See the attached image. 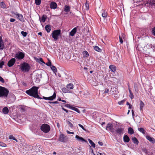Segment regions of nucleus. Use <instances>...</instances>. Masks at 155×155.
<instances>
[{
  "label": "nucleus",
  "mask_w": 155,
  "mask_h": 155,
  "mask_svg": "<svg viewBox=\"0 0 155 155\" xmlns=\"http://www.w3.org/2000/svg\"><path fill=\"white\" fill-rule=\"evenodd\" d=\"M83 57L84 58L87 57L89 56V54L88 52L86 51H84L83 53Z\"/></svg>",
  "instance_id": "393cba45"
},
{
  "label": "nucleus",
  "mask_w": 155,
  "mask_h": 155,
  "mask_svg": "<svg viewBox=\"0 0 155 155\" xmlns=\"http://www.w3.org/2000/svg\"><path fill=\"white\" fill-rule=\"evenodd\" d=\"M138 130L139 131L142 133L143 134H145V130L143 128H138Z\"/></svg>",
  "instance_id": "473e14b6"
},
{
  "label": "nucleus",
  "mask_w": 155,
  "mask_h": 155,
  "mask_svg": "<svg viewBox=\"0 0 155 155\" xmlns=\"http://www.w3.org/2000/svg\"><path fill=\"white\" fill-rule=\"evenodd\" d=\"M0 81L3 83L5 82L4 79L0 76Z\"/></svg>",
  "instance_id": "de8ad7c7"
},
{
  "label": "nucleus",
  "mask_w": 155,
  "mask_h": 155,
  "mask_svg": "<svg viewBox=\"0 0 155 155\" xmlns=\"http://www.w3.org/2000/svg\"><path fill=\"white\" fill-rule=\"evenodd\" d=\"M15 58H12L8 61V65L10 67L12 66L15 63Z\"/></svg>",
  "instance_id": "9d476101"
},
{
  "label": "nucleus",
  "mask_w": 155,
  "mask_h": 155,
  "mask_svg": "<svg viewBox=\"0 0 155 155\" xmlns=\"http://www.w3.org/2000/svg\"><path fill=\"white\" fill-rule=\"evenodd\" d=\"M41 130L43 132L47 133L50 131V128L48 125L44 124L41 125Z\"/></svg>",
  "instance_id": "20e7f679"
},
{
  "label": "nucleus",
  "mask_w": 155,
  "mask_h": 155,
  "mask_svg": "<svg viewBox=\"0 0 155 155\" xmlns=\"http://www.w3.org/2000/svg\"><path fill=\"white\" fill-rule=\"evenodd\" d=\"M123 140L124 142L128 143L130 141V138L128 136L124 135L123 137Z\"/></svg>",
  "instance_id": "dca6fc26"
},
{
  "label": "nucleus",
  "mask_w": 155,
  "mask_h": 155,
  "mask_svg": "<svg viewBox=\"0 0 155 155\" xmlns=\"http://www.w3.org/2000/svg\"><path fill=\"white\" fill-rule=\"evenodd\" d=\"M46 15H43L41 19L39 18V20L40 22H42L43 23L46 20Z\"/></svg>",
  "instance_id": "412c9836"
},
{
  "label": "nucleus",
  "mask_w": 155,
  "mask_h": 155,
  "mask_svg": "<svg viewBox=\"0 0 155 155\" xmlns=\"http://www.w3.org/2000/svg\"><path fill=\"white\" fill-rule=\"evenodd\" d=\"M88 140L91 144V146L93 147L94 148L95 147V143L90 139H88Z\"/></svg>",
  "instance_id": "7c9ffc66"
},
{
  "label": "nucleus",
  "mask_w": 155,
  "mask_h": 155,
  "mask_svg": "<svg viewBox=\"0 0 155 155\" xmlns=\"http://www.w3.org/2000/svg\"><path fill=\"white\" fill-rule=\"evenodd\" d=\"M97 155H104L103 154H102L101 153H98V154H97Z\"/></svg>",
  "instance_id": "338daca9"
},
{
  "label": "nucleus",
  "mask_w": 155,
  "mask_h": 155,
  "mask_svg": "<svg viewBox=\"0 0 155 155\" xmlns=\"http://www.w3.org/2000/svg\"><path fill=\"white\" fill-rule=\"evenodd\" d=\"M4 63L5 62L4 61L1 60L0 61V68H2V66L4 65Z\"/></svg>",
  "instance_id": "ea45409f"
},
{
  "label": "nucleus",
  "mask_w": 155,
  "mask_h": 155,
  "mask_svg": "<svg viewBox=\"0 0 155 155\" xmlns=\"http://www.w3.org/2000/svg\"><path fill=\"white\" fill-rule=\"evenodd\" d=\"M94 49L95 50L99 52H101V49H100L97 46H95L94 47Z\"/></svg>",
  "instance_id": "a878e982"
},
{
  "label": "nucleus",
  "mask_w": 155,
  "mask_h": 155,
  "mask_svg": "<svg viewBox=\"0 0 155 155\" xmlns=\"http://www.w3.org/2000/svg\"><path fill=\"white\" fill-rule=\"evenodd\" d=\"M57 4L54 2H51L50 5V7L51 9H55L57 8Z\"/></svg>",
  "instance_id": "4468645a"
},
{
  "label": "nucleus",
  "mask_w": 155,
  "mask_h": 155,
  "mask_svg": "<svg viewBox=\"0 0 155 155\" xmlns=\"http://www.w3.org/2000/svg\"><path fill=\"white\" fill-rule=\"evenodd\" d=\"M107 15V12L103 11V12L102 14V16L104 18H106Z\"/></svg>",
  "instance_id": "2f4dec72"
},
{
  "label": "nucleus",
  "mask_w": 155,
  "mask_h": 155,
  "mask_svg": "<svg viewBox=\"0 0 155 155\" xmlns=\"http://www.w3.org/2000/svg\"><path fill=\"white\" fill-rule=\"evenodd\" d=\"M45 28L46 30L48 32H49L50 31L51 29V27L49 25H46Z\"/></svg>",
  "instance_id": "aec40b11"
},
{
  "label": "nucleus",
  "mask_w": 155,
  "mask_h": 155,
  "mask_svg": "<svg viewBox=\"0 0 155 155\" xmlns=\"http://www.w3.org/2000/svg\"><path fill=\"white\" fill-rule=\"evenodd\" d=\"M75 138L79 141L85 142L86 141L83 138L77 135L75 136Z\"/></svg>",
  "instance_id": "2eb2a0df"
},
{
  "label": "nucleus",
  "mask_w": 155,
  "mask_h": 155,
  "mask_svg": "<svg viewBox=\"0 0 155 155\" xmlns=\"http://www.w3.org/2000/svg\"><path fill=\"white\" fill-rule=\"evenodd\" d=\"M38 87L34 86L29 90L26 91V93L31 96L33 97L38 99H41L38 94Z\"/></svg>",
  "instance_id": "f257e3e1"
},
{
  "label": "nucleus",
  "mask_w": 155,
  "mask_h": 155,
  "mask_svg": "<svg viewBox=\"0 0 155 155\" xmlns=\"http://www.w3.org/2000/svg\"><path fill=\"white\" fill-rule=\"evenodd\" d=\"M56 97V93L55 92H54L53 95L50 97H48V100H52L54 99Z\"/></svg>",
  "instance_id": "a211bd4d"
},
{
  "label": "nucleus",
  "mask_w": 155,
  "mask_h": 155,
  "mask_svg": "<svg viewBox=\"0 0 155 155\" xmlns=\"http://www.w3.org/2000/svg\"><path fill=\"white\" fill-rule=\"evenodd\" d=\"M150 4L152 6H155V0H150Z\"/></svg>",
  "instance_id": "e433bc0d"
},
{
  "label": "nucleus",
  "mask_w": 155,
  "mask_h": 155,
  "mask_svg": "<svg viewBox=\"0 0 155 155\" xmlns=\"http://www.w3.org/2000/svg\"><path fill=\"white\" fill-rule=\"evenodd\" d=\"M66 132H67V133L68 134H74V133L73 132H70L68 130H67Z\"/></svg>",
  "instance_id": "6e6d98bb"
},
{
  "label": "nucleus",
  "mask_w": 155,
  "mask_h": 155,
  "mask_svg": "<svg viewBox=\"0 0 155 155\" xmlns=\"http://www.w3.org/2000/svg\"><path fill=\"white\" fill-rule=\"evenodd\" d=\"M98 143L101 146L103 145V143L102 142L99 141L98 142Z\"/></svg>",
  "instance_id": "bf43d9fd"
},
{
  "label": "nucleus",
  "mask_w": 155,
  "mask_h": 155,
  "mask_svg": "<svg viewBox=\"0 0 155 155\" xmlns=\"http://www.w3.org/2000/svg\"><path fill=\"white\" fill-rule=\"evenodd\" d=\"M132 106L130 104L129 106V109H131L132 108Z\"/></svg>",
  "instance_id": "69168bd1"
},
{
  "label": "nucleus",
  "mask_w": 155,
  "mask_h": 155,
  "mask_svg": "<svg viewBox=\"0 0 155 155\" xmlns=\"http://www.w3.org/2000/svg\"><path fill=\"white\" fill-rule=\"evenodd\" d=\"M146 137L147 140L149 141L150 142H151L152 143H155V140L154 138L148 136H147Z\"/></svg>",
  "instance_id": "ddd939ff"
},
{
  "label": "nucleus",
  "mask_w": 155,
  "mask_h": 155,
  "mask_svg": "<svg viewBox=\"0 0 155 155\" xmlns=\"http://www.w3.org/2000/svg\"><path fill=\"white\" fill-rule=\"evenodd\" d=\"M77 31V28H74L69 33V35L71 36H74Z\"/></svg>",
  "instance_id": "f8f14e48"
},
{
  "label": "nucleus",
  "mask_w": 155,
  "mask_h": 155,
  "mask_svg": "<svg viewBox=\"0 0 155 155\" xmlns=\"http://www.w3.org/2000/svg\"><path fill=\"white\" fill-rule=\"evenodd\" d=\"M9 138L10 139H12L15 140L16 142H18L17 140L14 137L13 135H10L9 137Z\"/></svg>",
  "instance_id": "c9c22d12"
},
{
  "label": "nucleus",
  "mask_w": 155,
  "mask_h": 155,
  "mask_svg": "<svg viewBox=\"0 0 155 155\" xmlns=\"http://www.w3.org/2000/svg\"><path fill=\"white\" fill-rule=\"evenodd\" d=\"M85 6H86V9L87 10H88V8H89V4L88 3H87V2H86V4H85Z\"/></svg>",
  "instance_id": "3c124183"
},
{
  "label": "nucleus",
  "mask_w": 155,
  "mask_h": 155,
  "mask_svg": "<svg viewBox=\"0 0 155 155\" xmlns=\"http://www.w3.org/2000/svg\"><path fill=\"white\" fill-rule=\"evenodd\" d=\"M125 101V100H123L118 102V104L119 105L123 104Z\"/></svg>",
  "instance_id": "a19ab883"
},
{
  "label": "nucleus",
  "mask_w": 155,
  "mask_h": 155,
  "mask_svg": "<svg viewBox=\"0 0 155 155\" xmlns=\"http://www.w3.org/2000/svg\"><path fill=\"white\" fill-rule=\"evenodd\" d=\"M146 47L148 48H150L152 47V45L151 44H147L146 45Z\"/></svg>",
  "instance_id": "49530a36"
},
{
  "label": "nucleus",
  "mask_w": 155,
  "mask_h": 155,
  "mask_svg": "<svg viewBox=\"0 0 155 155\" xmlns=\"http://www.w3.org/2000/svg\"><path fill=\"white\" fill-rule=\"evenodd\" d=\"M21 34L24 37H26L27 35V33L26 32L21 31Z\"/></svg>",
  "instance_id": "79ce46f5"
},
{
  "label": "nucleus",
  "mask_w": 155,
  "mask_h": 155,
  "mask_svg": "<svg viewBox=\"0 0 155 155\" xmlns=\"http://www.w3.org/2000/svg\"><path fill=\"white\" fill-rule=\"evenodd\" d=\"M106 129L107 130H110L112 133H114L115 132L113 125L111 123H109L107 124L106 127Z\"/></svg>",
  "instance_id": "6e6552de"
},
{
  "label": "nucleus",
  "mask_w": 155,
  "mask_h": 155,
  "mask_svg": "<svg viewBox=\"0 0 155 155\" xmlns=\"http://www.w3.org/2000/svg\"><path fill=\"white\" fill-rule=\"evenodd\" d=\"M64 11L66 12H68L70 11V7L68 6L65 5L64 6Z\"/></svg>",
  "instance_id": "4be33fe9"
},
{
  "label": "nucleus",
  "mask_w": 155,
  "mask_h": 155,
  "mask_svg": "<svg viewBox=\"0 0 155 155\" xmlns=\"http://www.w3.org/2000/svg\"><path fill=\"white\" fill-rule=\"evenodd\" d=\"M119 40H120V42L122 44L123 43V40L122 39V38L120 36H119Z\"/></svg>",
  "instance_id": "8fccbe9b"
},
{
  "label": "nucleus",
  "mask_w": 155,
  "mask_h": 155,
  "mask_svg": "<svg viewBox=\"0 0 155 155\" xmlns=\"http://www.w3.org/2000/svg\"><path fill=\"white\" fill-rule=\"evenodd\" d=\"M68 89L67 88L63 87L62 88L61 90L63 93H65L69 92V91Z\"/></svg>",
  "instance_id": "c756f323"
},
{
  "label": "nucleus",
  "mask_w": 155,
  "mask_h": 155,
  "mask_svg": "<svg viewBox=\"0 0 155 155\" xmlns=\"http://www.w3.org/2000/svg\"><path fill=\"white\" fill-rule=\"evenodd\" d=\"M38 34V35H40L41 36L42 34L41 32H39Z\"/></svg>",
  "instance_id": "774afa93"
},
{
  "label": "nucleus",
  "mask_w": 155,
  "mask_h": 155,
  "mask_svg": "<svg viewBox=\"0 0 155 155\" xmlns=\"http://www.w3.org/2000/svg\"><path fill=\"white\" fill-rule=\"evenodd\" d=\"M61 34V31L59 30L53 31L52 34V38L55 40H57L58 39L59 36Z\"/></svg>",
  "instance_id": "39448f33"
},
{
  "label": "nucleus",
  "mask_w": 155,
  "mask_h": 155,
  "mask_svg": "<svg viewBox=\"0 0 155 155\" xmlns=\"http://www.w3.org/2000/svg\"><path fill=\"white\" fill-rule=\"evenodd\" d=\"M128 133L130 134H134V131L133 129L131 127H129L128 129Z\"/></svg>",
  "instance_id": "c85d7f7f"
},
{
  "label": "nucleus",
  "mask_w": 155,
  "mask_h": 155,
  "mask_svg": "<svg viewBox=\"0 0 155 155\" xmlns=\"http://www.w3.org/2000/svg\"><path fill=\"white\" fill-rule=\"evenodd\" d=\"M43 98L46 100H48V97H43Z\"/></svg>",
  "instance_id": "e2e57ef3"
},
{
  "label": "nucleus",
  "mask_w": 155,
  "mask_h": 155,
  "mask_svg": "<svg viewBox=\"0 0 155 155\" xmlns=\"http://www.w3.org/2000/svg\"><path fill=\"white\" fill-rule=\"evenodd\" d=\"M0 146H2V147H5L6 146V145L4 143L2 142H1L0 141Z\"/></svg>",
  "instance_id": "c03bdc74"
},
{
  "label": "nucleus",
  "mask_w": 155,
  "mask_h": 155,
  "mask_svg": "<svg viewBox=\"0 0 155 155\" xmlns=\"http://www.w3.org/2000/svg\"><path fill=\"white\" fill-rule=\"evenodd\" d=\"M1 4H2V5H3V7H4V8H5V4H4V3L3 2H1Z\"/></svg>",
  "instance_id": "052dcab7"
},
{
  "label": "nucleus",
  "mask_w": 155,
  "mask_h": 155,
  "mask_svg": "<svg viewBox=\"0 0 155 155\" xmlns=\"http://www.w3.org/2000/svg\"><path fill=\"white\" fill-rule=\"evenodd\" d=\"M152 32L153 34L155 36V27L154 28H153Z\"/></svg>",
  "instance_id": "603ef678"
},
{
  "label": "nucleus",
  "mask_w": 155,
  "mask_h": 155,
  "mask_svg": "<svg viewBox=\"0 0 155 155\" xmlns=\"http://www.w3.org/2000/svg\"><path fill=\"white\" fill-rule=\"evenodd\" d=\"M65 106L71 110H72L74 107L72 105L69 104H66V105H65Z\"/></svg>",
  "instance_id": "4c0bfd02"
},
{
  "label": "nucleus",
  "mask_w": 155,
  "mask_h": 155,
  "mask_svg": "<svg viewBox=\"0 0 155 155\" xmlns=\"http://www.w3.org/2000/svg\"><path fill=\"white\" fill-rule=\"evenodd\" d=\"M132 140L134 143L137 144H138L139 142L137 139L135 137H133L132 138Z\"/></svg>",
  "instance_id": "cd10ccee"
},
{
  "label": "nucleus",
  "mask_w": 155,
  "mask_h": 155,
  "mask_svg": "<svg viewBox=\"0 0 155 155\" xmlns=\"http://www.w3.org/2000/svg\"><path fill=\"white\" fill-rule=\"evenodd\" d=\"M37 61L40 63H43L45 64V63L43 61L42 58H40L37 60Z\"/></svg>",
  "instance_id": "f704fd0d"
},
{
  "label": "nucleus",
  "mask_w": 155,
  "mask_h": 155,
  "mask_svg": "<svg viewBox=\"0 0 155 155\" xmlns=\"http://www.w3.org/2000/svg\"><path fill=\"white\" fill-rule=\"evenodd\" d=\"M30 69V66L28 64L26 63H23L21 64V70L24 72H28Z\"/></svg>",
  "instance_id": "7ed1b4c3"
},
{
  "label": "nucleus",
  "mask_w": 155,
  "mask_h": 155,
  "mask_svg": "<svg viewBox=\"0 0 155 155\" xmlns=\"http://www.w3.org/2000/svg\"><path fill=\"white\" fill-rule=\"evenodd\" d=\"M2 112L5 114H8V108L7 107H5L2 110Z\"/></svg>",
  "instance_id": "b1692460"
},
{
  "label": "nucleus",
  "mask_w": 155,
  "mask_h": 155,
  "mask_svg": "<svg viewBox=\"0 0 155 155\" xmlns=\"http://www.w3.org/2000/svg\"><path fill=\"white\" fill-rule=\"evenodd\" d=\"M144 104L142 101H141L140 104V110L142 111L143 110V108L144 106Z\"/></svg>",
  "instance_id": "5701e85b"
},
{
  "label": "nucleus",
  "mask_w": 155,
  "mask_h": 155,
  "mask_svg": "<svg viewBox=\"0 0 155 155\" xmlns=\"http://www.w3.org/2000/svg\"><path fill=\"white\" fill-rule=\"evenodd\" d=\"M9 93L8 90L5 87L0 86V97H6Z\"/></svg>",
  "instance_id": "f03ea898"
},
{
  "label": "nucleus",
  "mask_w": 155,
  "mask_h": 155,
  "mask_svg": "<svg viewBox=\"0 0 155 155\" xmlns=\"http://www.w3.org/2000/svg\"><path fill=\"white\" fill-rule=\"evenodd\" d=\"M59 140L61 142H65L68 140V138L64 134H62L60 135Z\"/></svg>",
  "instance_id": "1a4fd4ad"
},
{
  "label": "nucleus",
  "mask_w": 155,
  "mask_h": 155,
  "mask_svg": "<svg viewBox=\"0 0 155 155\" xmlns=\"http://www.w3.org/2000/svg\"><path fill=\"white\" fill-rule=\"evenodd\" d=\"M41 0H35V3L36 5H39L41 4Z\"/></svg>",
  "instance_id": "72a5a7b5"
},
{
  "label": "nucleus",
  "mask_w": 155,
  "mask_h": 155,
  "mask_svg": "<svg viewBox=\"0 0 155 155\" xmlns=\"http://www.w3.org/2000/svg\"><path fill=\"white\" fill-rule=\"evenodd\" d=\"M124 133V128L121 127L117 128L115 131V134L119 135H121Z\"/></svg>",
  "instance_id": "423d86ee"
},
{
  "label": "nucleus",
  "mask_w": 155,
  "mask_h": 155,
  "mask_svg": "<svg viewBox=\"0 0 155 155\" xmlns=\"http://www.w3.org/2000/svg\"><path fill=\"white\" fill-rule=\"evenodd\" d=\"M50 68L54 72L56 73L57 72V70L55 66L53 65H51L50 67Z\"/></svg>",
  "instance_id": "bb28decb"
},
{
  "label": "nucleus",
  "mask_w": 155,
  "mask_h": 155,
  "mask_svg": "<svg viewBox=\"0 0 155 155\" xmlns=\"http://www.w3.org/2000/svg\"><path fill=\"white\" fill-rule=\"evenodd\" d=\"M50 104H58V102L57 101H55L53 102H49Z\"/></svg>",
  "instance_id": "4d7b16f0"
},
{
  "label": "nucleus",
  "mask_w": 155,
  "mask_h": 155,
  "mask_svg": "<svg viewBox=\"0 0 155 155\" xmlns=\"http://www.w3.org/2000/svg\"><path fill=\"white\" fill-rule=\"evenodd\" d=\"M78 125L80 127H81V128H82L83 130H86L85 129H84V127H83V125H81V124H78Z\"/></svg>",
  "instance_id": "09e8293b"
},
{
  "label": "nucleus",
  "mask_w": 155,
  "mask_h": 155,
  "mask_svg": "<svg viewBox=\"0 0 155 155\" xmlns=\"http://www.w3.org/2000/svg\"><path fill=\"white\" fill-rule=\"evenodd\" d=\"M15 15L17 16V18L21 21H24L23 17L21 14L17 13Z\"/></svg>",
  "instance_id": "9b49d317"
},
{
  "label": "nucleus",
  "mask_w": 155,
  "mask_h": 155,
  "mask_svg": "<svg viewBox=\"0 0 155 155\" xmlns=\"http://www.w3.org/2000/svg\"><path fill=\"white\" fill-rule=\"evenodd\" d=\"M109 68L112 72H114L116 70V67L115 66L112 65H110L109 66Z\"/></svg>",
  "instance_id": "6ab92c4d"
},
{
  "label": "nucleus",
  "mask_w": 155,
  "mask_h": 155,
  "mask_svg": "<svg viewBox=\"0 0 155 155\" xmlns=\"http://www.w3.org/2000/svg\"><path fill=\"white\" fill-rule=\"evenodd\" d=\"M15 21V19L13 18H10V21L12 22H14Z\"/></svg>",
  "instance_id": "5fc2aeb1"
},
{
  "label": "nucleus",
  "mask_w": 155,
  "mask_h": 155,
  "mask_svg": "<svg viewBox=\"0 0 155 155\" xmlns=\"http://www.w3.org/2000/svg\"><path fill=\"white\" fill-rule=\"evenodd\" d=\"M67 124H68V125L70 127L72 128L73 127V126L72 124L70 122L68 121L67 122Z\"/></svg>",
  "instance_id": "37998d69"
},
{
  "label": "nucleus",
  "mask_w": 155,
  "mask_h": 155,
  "mask_svg": "<svg viewBox=\"0 0 155 155\" xmlns=\"http://www.w3.org/2000/svg\"><path fill=\"white\" fill-rule=\"evenodd\" d=\"M72 110L75 111L78 113H80V111L77 108L75 107H73V108L72 109Z\"/></svg>",
  "instance_id": "58836bf2"
},
{
  "label": "nucleus",
  "mask_w": 155,
  "mask_h": 155,
  "mask_svg": "<svg viewBox=\"0 0 155 155\" xmlns=\"http://www.w3.org/2000/svg\"><path fill=\"white\" fill-rule=\"evenodd\" d=\"M129 97L131 99H132L134 98V96L132 93H130Z\"/></svg>",
  "instance_id": "a18cd8bd"
},
{
  "label": "nucleus",
  "mask_w": 155,
  "mask_h": 155,
  "mask_svg": "<svg viewBox=\"0 0 155 155\" xmlns=\"http://www.w3.org/2000/svg\"><path fill=\"white\" fill-rule=\"evenodd\" d=\"M132 116H134V114L133 110H132Z\"/></svg>",
  "instance_id": "0e129e2a"
},
{
  "label": "nucleus",
  "mask_w": 155,
  "mask_h": 155,
  "mask_svg": "<svg viewBox=\"0 0 155 155\" xmlns=\"http://www.w3.org/2000/svg\"><path fill=\"white\" fill-rule=\"evenodd\" d=\"M109 92V89H105V91H104V93H107Z\"/></svg>",
  "instance_id": "13d9d810"
},
{
  "label": "nucleus",
  "mask_w": 155,
  "mask_h": 155,
  "mask_svg": "<svg viewBox=\"0 0 155 155\" xmlns=\"http://www.w3.org/2000/svg\"><path fill=\"white\" fill-rule=\"evenodd\" d=\"M46 64L47 66H50V67H51V62H49L47 63H46Z\"/></svg>",
  "instance_id": "864d4df0"
},
{
  "label": "nucleus",
  "mask_w": 155,
  "mask_h": 155,
  "mask_svg": "<svg viewBox=\"0 0 155 155\" xmlns=\"http://www.w3.org/2000/svg\"><path fill=\"white\" fill-rule=\"evenodd\" d=\"M62 109L64 110V111H65L66 112L68 113V110L63 108H62Z\"/></svg>",
  "instance_id": "680f3d73"
},
{
  "label": "nucleus",
  "mask_w": 155,
  "mask_h": 155,
  "mask_svg": "<svg viewBox=\"0 0 155 155\" xmlns=\"http://www.w3.org/2000/svg\"><path fill=\"white\" fill-rule=\"evenodd\" d=\"M66 88L69 90L73 89L74 88V85L72 84L69 83L67 85Z\"/></svg>",
  "instance_id": "f3484780"
},
{
  "label": "nucleus",
  "mask_w": 155,
  "mask_h": 155,
  "mask_svg": "<svg viewBox=\"0 0 155 155\" xmlns=\"http://www.w3.org/2000/svg\"><path fill=\"white\" fill-rule=\"evenodd\" d=\"M25 54L22 52L20 51L17 52L15 55V58L17 59L21 60L24 58Z\"/></svg>",
  "instance_id": "0eeeda50"
}]
</instances>
